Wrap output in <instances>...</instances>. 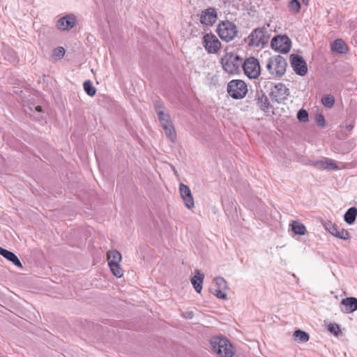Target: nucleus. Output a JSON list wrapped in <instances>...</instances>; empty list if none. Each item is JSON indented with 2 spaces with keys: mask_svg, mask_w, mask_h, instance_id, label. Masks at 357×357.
I'll return each instance as SVG.
<instances>
[{
  "mask_svg": "<svg viewBox=\"0 0 357 357\" xmlns=\"http://www.w3.org/2000/svg\"><path fill=\"white\" fill-rule=\"evenodd\" d=\"M155 109L166 136L172 142L176 140V133L168 110L160 102L155 103Z\"/></svg>",
  "mask_w": 357,
  "mask_h": 357,
  "instance_id": "obj_1",
  "label": "nucleus"
},
{
  "mask_svg": "<svg viewBox=\"0 0 357 357\" xmlns=\"http://www.w3.org/2000/svg\"><path fill=\"white\" fill-rule=\"evenodd\" d=\"M269 24L254 29L247 38L249 46L263 47L268 42L271 36Z\"/></svg>",
  "mask_w": 357,
  "mask_h": 357,
  "instance_id": "obj_2",
  "label": "nucleus"
},
{
  "mask_svg": "<svg viewBox=\"0 0 357 357\" xmlns=\"http://www.w3.org/2000/svg\"><path fill=\"white\" fill-rule=\"evenodd\" d=\"M213 351L220 357H232L234 350L231 343L225 337H213L211 340Z\"/></svg>",
  "mask_w": 357,
  "mask_h": 357,
  "instance_id": "obj_3",
  "label": "nucleus"
},
{
  "mask_svg": "<svg viewBox=\"0 0 357 357\" xmlns=\"http://www.w3.org/2000/svg\"><path fill=\"white\" fill-rule=\"evenodd\" d=\"M287 66L284 58L275 56L267 60L266 67L273 77H280L284 74Z\"/></svg>",
  "mask_w": 357,
  "mask_h": 357,
  "instance_id": "obj_4",
  "label": "nucleus"
},
{
  "mask_svg": "<svg viewBox=\"0 0 357 357\" xmlns=\"http://www.w3.org/2000/svg\"><path fill=\"white\" fill-rule=\"evenodd\" d=\"M221 63L225 71L229 74L238 73L242 65V59L233 52H227L221 59Z\"/></svg>",
  "mask_w": 357,
  "mask_h": 357,
  "instance_id": "obj_5",
  "label": "nucleus"
},
{
  "mask_svg": "<svg viewBox=\"0 0 357 357\" xmlns=\"http://www.w3.org/2000/svg\"><path fill=\"white\" fill-rule=\"evenodd\" d=\"M236 26L229 21L220 22L217 28V33L220 38L226 42H229L235 38L237 35Z\"/></svg>",
  "mask_w": 357,
  "mask_h": 357,
  "instance_id": "obj_6",
  "label": "nucleus"
},
{
  "mask_svg": "<svg viewBox=\"0 0 357 357\" xmlns=\"http://www.w3.org/2000/svg\"><path fill=\"white\" fill-rule=\"evenodd\" d=\"M121 254L116 250H109L107 253V259L109 268L112 274L116 278H121L123 275V271L121 268Z\"/></svg>",
  "mask_w": 357,
  "mask_h": 357,
  "instance_id": "obj_7",
  "label": "nucleus"
},
{
  "mask_svg": "<svg viewBox=\"0 0 357 357\" xmlns=\"http://www.w3.org/2000/svg\"><path fill=\"white\" fill-rule=\"evenodd\" d=\"M227 92L234 99L243 98L248 92L247 85L240 79L231 80L227 85Z\"/></svg>",
  "mask_w": 357,
  "mask_h": 357,
  "instance_id": "obj_8",
  "label": "nucleus"
},
{
  "mask_svg": "<svg viewBox=\"0 0 357 357\" xmlns=\"http://www.w3.org/2000/svg\"><path fill=\"white\" fill-rule=\"evenodd\" d=\"M244 73L250 79H257L261 73V67L259 61L255 57H249L243 63Z\"/></svg>",
  "mask_w": 357,
  "mask_h": 357,
  "instance_id": "obj_9",
  "label": "nucleus"
},
{
  "mask_svg": "<svg viewBox=\"0 0 357 357\" xmlns=\"http://www.w3.org/2000/svg\"><path fill=\"white\" fill-rule=\"evenodd\" d=\"M271 46L275 51L286 54L289 52L291 49V41L289 38L285 35H278L271 40Z\"/></svg>",
  "mask_w": 357,
  "mask_h": 357,
  "instance_id": "obj_10",
  "label": "nucleus"
},
{
  "mask_svg": "<svg viewBox=\"0 0 357 357\" xmlns=\"http://www.w3.org/2000/svg\"><path fill=\"white\" fill-rule=\"evenodd\" d=\"M202 44L209 54H217L221 47V43L213 33H206L203 36Z\"/></svg>",
  "mask_w": 357,
  "mask_h": 357,
  "instance_id": "obj_11",
  "label": "nucleus"
},
{
  "mask_svg": "<svg viewBox=\"0 0 357 357\" xmlns=\"http://www.w3.org/2000/svg\"><path fill=\"white\" fill-rule=\"evenodd\" d=\"M289 96V90L282 83L275 84L271 92L272 99L277 102H282L287 100Z\"/></svg>",
  "mask_w": 357,
  "mask_h": 357,
  "instance_id": "obj_12",
  "label": "nucleus"
},
{
  "mask_svg": "<svg viewBox=\"0 0 357 357\" xmlns=\"http://www.w3.org/2000/svg\"><path fill=\"white\" fill-rule=\"evenodd\" d=\"M323 226L327 231L337 238L343 240H347L349 238V234L347 230L340 229L335 224L330 221L324 222Z\"/></svg>",
  "mask_w": 357,
  "mask_h": 357,
  "instance_id": "obj_13",
  "label": "nucleus"
},
{
  "mask_svg": "<svg viewBox=\"0 0 357 357\" xmlns=\"http://www.w3.org/2000/svg\"><path fill=\"white\" fill-rule=\"evenodd\" d=\"M312 165L319 170L331 171L341 169L336 161L328 158H322L321 160L313 162Z\"/></svg>",
  "mask_w": 357,
  "mask_h": 357,
  "instance_id": "obj_14",
  "label": "nucleus"
},
{
  "mask_svg": "<svg viewBox=\"0 0 357 357\" xmlns=\"http://www.w3.org/2000/svg\"><path fill=\"white\" fill-rule=\"evenodd\" d=\"M291 64L294 70L299 75L303 76L307 72V67L306 62L299 55H291Z\"/></svg>",
  "mask_w": 357,
  "mask_h": 357,
  "instance_id": "obj_15",
  "label": "nucleus"
},
{
  "mask_svg": "<svg viewBox=\"0 0 357 357\" xmlns=\"http://www.w3.org/2000/svg\"><path fill=\"white\" fill-rule=\"evenodd\" d=\"M214 282L217 288L213 294L219 299L227 300V289H228L227 282L222 277H217L214 279Z\"/></svg>",
  "mask_w": 357,
  "mask_h": 357,
  "instance_id": "obj_16",
  "label": "nucleus"
},
{
  "mask_svg": "<svg viewBox=\"0 0 357 357\" xmlns=\"http://www.w3.org/2000/svg\"><path fill=\"white\" fill-rule=\"evenodd\" d=\"M218 14L214 8H208L203 10L199 15V21L204 25H212L217 20Z\"/></svg>",
  "mask_w": 357,
  "mask_h": 357,
  "instance_id": "obj_17",
  "label": "nucleus"
},
{
  "mask_svg": "<svg viewBox=\"0 0 357 357\" xmlns=\"http://www.w3.org/2000/svg\"><path fill=\"white\" fill-rule=\"evenodd\" d=\"M179 192L185 206L189 209L192 208L195 203L190 188L183 183H181L179 185Z\"/></svg>",
  "mask_w": 357,
  "mask_h": 357,
  "instance_id": "obj_18",
  "label": "nucleus"
},
{
  "mask_svg": "<svg viewBox=\"0 0 357 357\" xmlns=\"http://www.w3.org/2000/svg\"><path fill=\"white\" fill-rule=\"evenodd\" d=\"M76 23L75 17L73 15H66L61 17L57 22V27L59 29L65 31L72 29Z\"/></svg>",
  "mask_w": 357,
  "mask_h": 357,
  "instance_id": "obj_19",
  "label": "nucleus"
},
{
  "mask_svg": "<svg viewBox=\"0 0 357 357\" xmlns=\"http://www.w3.org/2000/svg\"><path fill=\"white\" fill-rule=\"evenodd\" d=\"M195 275L191 278V283L197 293H201L202 284L204 279V275L199 269L195 270Z\"/></svg>",
  "mask_w": 357,
  "mask_h": 357,
  "instance_id": "obj_20",
  "label": "nucleus"
},
{
  "mask_svg": "<svg viewBox=\"0 0 357 357\" xmlns=\"http://www.w3.org/2000/svg\"><path fill=\"white\" fill-rule=\"evenodd\" d=\"M341 304L344 306L342 311L345 313L352 312L357 310V298L354 297L346 298L342 300Z\"/></svg>",
  "mask_w": 357,
  "mask_h": 357,
  "instance_id": "obj_21",
  "label": "nucleus"
},
{
  "mask_svg": "<svg viewBox=\"0 0 357 357\" xmlns=\"http://www.w3.org/2000/svg\"><path fill=\"white\" fill-rule=\"evenodd\" d=\"M0 255H2L5 259L8 260L9 261L12 262L17 267H19L20 268H23L21 261H20L17 255L13 252L0 247Z\"/></svg>",
  "mask_w": 357,
  "mask_h": 357,
  "instance_id": "obj_22",
  "label": "nucleus"
},
{
  "mask_svg": "<svg viewBox=\"0 0 357 357\" xmlns=\"http://www.w3.org/2000/svg\"><path fill=\"white\" fill-rule=\"evenodd\" d=\"M331 50L340 54H345L347 52V46L342 39H336L331 44Z\"/></svg>",
  "mask_w": 357,
  "mask_h": 357,
  "instance_id": "obj_23",
  "label": "nucleus"
},
{
  "mask_svg": "<svg viewBox=\"0 0 357 357\" xmlns=\"http://www.w3.org/2000/svg\"><path fill=\"white\" fill-rule=\"evenodd\" d=\"M290 226L295 234L305 235L306 233L305 226L299 221H292Z\"/></svg>",
  "mask_w": 357,
  "mask_h": 357,
  "instance_id": "obj_24",
  "label": "nucleus"
},
{
  "mask_svg": "<svg viewBox=\"0 0 357 357\" xmlns=\"http://www.w3.org/2000/svg\"><path fill=\"white\" fill-rule=\"evenodd\" d=\"M357 215V208L351 207L344 214V220L347 223L351 225L354 222Z\"/></svg>",
  "mask_w": 357,
  "mask_h": 357,
  "instance_id": "obj_25",
  "label": "nucleus"
},
{
  "mask_svg": "<svg viewBox=\"0 0 357 357\" xmlns=\"http://www.w3.org/2000/svg\"><path fill=\"white\" fill-rule=\"evenodd\" d=\"M288 8L292 14H297L301 10V3L298 0H291L288 3Z\"/></svg>",
  "mask_w": 357,
  "mask_h": 357,
  "instance_id": "obj_26",
  "label": "nucleus"
},
{
  "mask_svg": "<svg viewBox=\"0 0 357 357\" xmlns=\"http://www.w3.org/2000/svg\"><path fill=\"white\" fill-rule=\"evenodd\" d=\"M84 89L89 96H95L96 93V88L93 86L92 82L90 80H86L83 84Z\"/></svg>",
  "mask_w": 357,
  "mask_h": 357,
  "instance_id": "obj_27",
  "label": "nucleus"
},
{
  "mask_svg": "<svg viewBox=\"0 0 357 357\" xmlns=\"http://www.w3.org/2000/svg\"><path fill=\"white\" fill-rule=\"evenodd\" d=\"M295 338H297L301 342H306L309 340V335L301 330H296L294 333Z\"/></svg>",
  "mask_w": 357,
  "mask_h": 357,
  "instance_id": "obj_28",
  "label": "nucleus"
},
{
  "mask_svg": "<svg viewBox=\"0 0 357 357\" xmlns=\"http://www.w3.org/2000/svg\"><path fill=\"white\" fill-rule=\"evenodd\" d=\"M321 102L325 107L331 108L334 105L335 98L332 95H326L321 98Z\"/></svg>",
  "mask_w": 357,
  "mask_h": 357,
  "instance_id": "obj_29",
  "label": "nucleus"
},
{
  "mask_svg": "<svg viewBox=\"0 0 357 357\" xmlns=\"http://www.w3.org/2000/svg\"><path fill=\"white\" fill-rule=\"evenodd\" d=\"M297 119L302 122H307L308 121V113L305 109H300L297 113Z\"/></svg>",
  "mask_w": 357,
  "mask_h": 357,
  "instance_id": "obj_30",
  "label": "nucleus"
},
{
  "mask_svg": "<svg viewBox=\"0 0 357 357\" xmlns=\"http://www.w3.org/2000/svg\"><path fill=\"white\" fill-rule=\"evenodd\" d=\"M257 104L259 107L264 111H266L269 106V102L266 98H259Z\"/></svg>",
  "mask_w": 357,
  "mask_h": 357,
  "instance_id": "obj_31",
  "label": "nucleus"
},
{
  "mask_svg": "<svg viewBox=\"0 0 357 357\" xmlns=\"http://www.w3.org/2000/svg\"><path fill=\"white\" fill-rule=\"evenodd\" d=\"M328 330L335 335H337L340 333V327L336 324H330L328 326Z\"/></svg>",
  "mask_w": 357,
  "mask_h": 357,
  "instance_id": "obj_32",
  "label": "nucleus"
},
{
  "mask_svg": "<svg viewBox=\"0 0 357 357\" xmlns=\"http://www.w3.org/2000/svg\"><path fill=\"white\" fill-rule=\"evenodd\" d=\"M65 54V50L62 47L56 48L54 51V55L58 58H61Z\"/></svg>",
  "mask_w": 357,
  "mask_h": 357,
  "instance_id": "obj_33",
  "label": "nucleus"
},
{
  "mask_svg": "<svg viewBox=\"0 0 357 357\" xmlns=\"http://www.w3.org/2000/svg\"><path fill=\"white\" fill-rule=\"evenodd\" d=\"M316 122L318 126L324 127L325 126V119L324 116L319 114L316 116Z\"/></svg>",
  "mask_w": 357,
  "mask_h": 357,
  "instance_id": "obj_34",
  "label": "nucleus"
},
{
  "mask_svg": "<svg viewBox=\"0 0 357 357\" xmlns=\"http://www.w3.org/2000/svg\"><path fill=\"white\" fill-rule=\"evenodd\" d=\"M36 109L38 111V112H41L42 111V107L41 106H37L36 107Z\"/></svg>",
  "mask_w": 357,
  "mask_h": 357,
  "instance_id": "obj_35",
  "label": "nucleus"
},
{
  "mask_svg": "<svg viewBox=\"0 0 357 357\" xmlns=\"http://www.w3.org/2000/svg\"><path fill=\"white\" fill-rule=\"evenodd\" d=\"M302 1L303 2V3H305V5H307L308 4V2H309V0H302Z\"/></svg>",
  "mask_w": 357,
  "mask_h": 357,
  "instance_id": "obj_36",
  "label": "nucleus"
},
{
  "mask_svg": "<svg viewBox=\"0 0 357 357\" xmlns=\"http://www.w3.org/2000/svg\"><path fill=\"white\" fill-rule=\"evenodd\" d=\"M188 317L191 318L192 317V312H189L188 314Z\"/></svg>",
  "mask_w": 357,
  "mask_h": 357,
  "instance_id": "obj_37",
  "label": "nucleus"
},
{
  "mask_svg": "<svg viewBox=\"0 0 357 357\" xmlns=\"http://www.w3.org/2000/svg\"><path fill=\"white\" fill-rule=\"evenodd\" d=\"M188 317L191 318L192 317V312H189L188 314Z\"/></svg>",
  "mask_w": 357,
  "mask_h": 357,
  "instance_id": "obj_38",
  "label": "nucleus"
}]
</instances>
